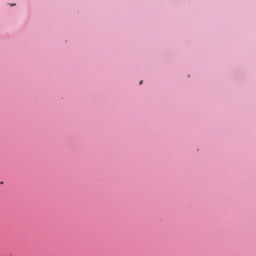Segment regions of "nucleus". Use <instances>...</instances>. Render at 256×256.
<instances>
[{
	"mask_svg": "<svg viewBox=\"0 0 256 256\" xmlns=\"http://www.w3.org/2000/svg\"><path fill=\"white\" fill-rule=\"evenodd\" d=\"M140 85H143V80L140 81Z\"/></svg>",
	"mask_w": 256,
	"mask_h": 256,
	"instance_id": "nucleus-1",
	"label": "nucleus"
}]
</instances>
